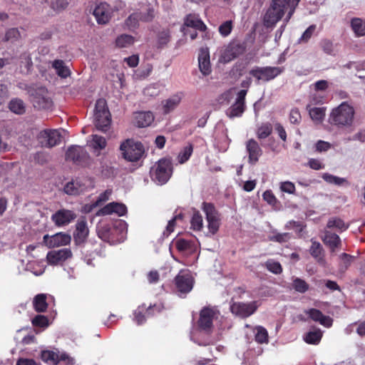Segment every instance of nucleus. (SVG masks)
I'll use <instances>...</instances> for the list:
<instances>
[{
    "label": "nucleus",
    "mask_w": 365,
    "mask_h": 365,
    "mask_svg": "<svg viewBox=\"0 0 365 365\" xmlns=\"http://www.w3.org/2000/svg\"><path fill=\"white\" fill-rule=\"evenodd\" d=\"M10 110L16 114L21 115L26 111V106L24 101L20 98H13L9 103Z\"/></svg>",
    "instance_id": "nucleus-38"
},
{
    "label": "nucleus",
    "mask_w": 365,
    "mask_h": 365,
    "mask_svg": "<svg viewBox=\"0 0 365 365\" xmlns=\"http://www.w3.org/2000/svg\"><path fill=\"white\" fill-rule=\"evenodd\" d=\"M233 98V93L232 90H228L222 93L217 98V101L221 105H227Z\"/></svg>",
    "instance_id": "nucleus-59"
},
{
    "label": "nucleus",
    "mask_w": 365,
    "mask_h": 365,
    "mask_svg": "<svg viewBox=\"0 0 365 365\" xmlns=\"http://www.w3.org/2000/svg\"><path fill=\"white\" fill-rule=\"evenodd\" d=\"M322 179L329 184L335 185L338 186L349 185V182L344 178L335 176L328 173H323L322 175Z\"/></svg>",
    "instance_id": "nucleus-34"
},
{
    "label": "nucleus",
    "mask_w": 365,
    "mask_h": 365,
    "mask_svg": "<svg viewBox=\"0 0 365 365\" xmlns=\"http://www.w3.org/2000/svg\"><path fill=\"white\" fill-rule=\"evenodd\" d=\"M112 191L111 190H106L105 192L100 194L96 201L94 202V206H99L102 203L106 202L109 200L110 196L111 195Z\"/></svg>",
    "instance_id": "nucleus-64"
},
{
    "label": "nucleus",
    "mask_w": 365,
    "mask_h": 365,
    "mask_svg": "<svg viewBox=\"0 0 365 365\" xmlns=\"http://www.w3.org/2000/svg\"><path fill=\"white\" fill-rule=\"evenodd\" d=\"M300 0H272V4L281 9L284 12L287 11L284 21L287 23L292 16Z\"/></svg>",
    "instance_id": "nucleus-20"
},
{
    "label": "nucleus",
    "mask_w": 365,
    "mask_h": 365,
    "mask_svg": "<svg viewBox=\"0 0 365 365\" xmlns=\"http://www.w3.org/2000/svg\"><path fill=\"white\" fill-rule=\"evenodd\" d=\"M246 150L248 153V162L255 165L262 155V150L258 143L254 139H250L246 142Z\"/></svg>",
    "instance_id": "nucleus-21"
},
{
    "label": "nucleus",
    "mask_w": 365,
    "mask_h": 365,
    "mask_svg": "<svg viewBox=\"0 0 365 365\" xmlns=\"http://www.w3.org/2000/svg\"><path fill=\"white\" fill-rule=\"evenodd\" d=\"M31 97L34 106L38 109H49L52 106V101L45 88L41 87L36 89Z\"/></svg>",
    "instance_id": "nucleus-8"
},
{
    "label": "nucleus",
    "mask_w": 365,
    "mask_h": 365,
    "mask_svg": "<svg viewBox=\"0 0 365 365\" xmlns=\"http://www.w3.org/2000/svg\"><path fill=\"white\" fill-rule=\"evenodd\" d=\"M68 5V0H52L51 8L56 12L65 9Z\"/></svg>",
    "instance_id": "nucleus-57"
},
{
    "label": "nucleus",
    "mask_w": 365,
    "mask_h": 365,
    "mask_svg": "<svg viewBox=\"0 0 365 365\" xmlns=\"http://www.w3.org/2000/svg\"><path fill=\"white\" fill-rule=\"evenodd\" d=\"M52 67L55 69L57 75L61 78H66L71 75L70 69L62 60H54L52 62Z\"/></svg>",
    "instance_id": "nucleus-32"
},
{
    "label": "nucleus",
    "mask_w": 365,
    "mask_h": 365,
    "mask_svg": "<svg viewBox=\"0 0 365 365\" xmlns=\"http://www.w3.org/2000/svg\"><path fill=\"white\" fill-rule=\"evenodd\" d=\"M72 252L70 249L63 248L58 250H52L48 252L46 259L50 264L56 265L62 263L71 257Z\"/></svg>",
    "instance_id": "nucleus-19"
},
{
    "label": "nucleus",
    "mask_w": 365,
    "mask_h": 365,
    "mask_svg": "<svg viewBox=\"0 0 365 365\" xmlns=\"http://www.w3.org/2000/svg\"><path fill=\"white\" fill-rule=\"evenodd\" d=\"M26 270L31 272L36 276H40L44 272L45 268L40 262L32 261L27 263Z\"/></svg>",
    "instance_id": "nucleus-44"
},
{
    "label": "nucleus",
    "mask_w": 365,
    "mask_h": 365,
    "mask_svg": "<svg viewBox=\"0 0 365 365\" xmlns=\"http://www.w3.org/2000/svg\"><path fill=\"white\" fill-rule=\"evenodd\" d=\"M266 268L271 272L278 274L282 272V268L279 262L273 259H269L265 263Z\"/></svg>",
    "instance_id": "nucleus-53"
},
{
    "label": "nucleus",
    "mask_w": 365,
    "mask_h": 365,
    "mask_svg": "<svg viewBox=\"0 0 365 365\" xmlns=\"http://www.w3.org/2000/svg\"><path fill=\"white\" fill-rule=\"evenodd\" d=\"M41 357L43 361L50 364H58L63 363L66 365L74 364L73 359L66 354L59 355L57 352L53 351H41Z\"/></svg>",
    "instance_id": "nucleus-12"
},
{
    "label": "nucleus",
    "mask_w": 365,
    "mask_h": 365,
    "mask_svg": "<svg viewBox=\"0 0 365 365\" xmlns=\"http://www.w3.org/2000/svg\"><path fill=\"white\" fill-rule=\"evenodd\" d=\"M284 71V68L277 66H255L249 73L253 76L258 83L267 82L273 80Z\"/></svg>",
    "instance_id": "nucleus-4"
},
{
    "label": "nucleus",
    "mask_w": 365,
    "mask_h": 365,
    "mask_svg": "<svg viewBox=\"0 0 365 365\" xmlns=\"http://www.w3.org/2000/svg\"><path fill=\"white\" fill-rule=\"evenodd\" d=\"M279 188L282 192L288 194H294L296 190L294 184L290 181L282 182Z\"/></svg>",
    "instance_id": "nucleus-60"
},
{
    "label": "nucleus",
    "mask_w": 365,
    "mask_h": 365,
    "mask_svg": "<svg viewBox=\"0 0 365 365\" xmlns=\"http://www.w3.org/2000/svg\"><path fill=\"white\" fill-rule=\"evenodd\" d=\"M245 51V47L240 43L233 41L227 45L222 51L220 61L225 63H229Z\"/></svg>",
    "instance_id": "nucleus-10"
},
{
    "label": "nucleus",
    "mask_w": 365,
    "mask_h": 365,
    "mask_svg": "<svg viewBox=\"0 0 365 365\" xmlns=\"http://www.w3.org/2000/svg\"><path fill=\"white\" fill-rule=\"evenodd\" d=\"M34 309L38 312H43L47 309L46 294H38L33 301Z\"/></svg>",
    "instance_id": "nucleus-37"
},
{
    "label": "nucleus",
    "mask_w": 365,
    "mask_h": 365,
    "mask_svg": "<svg viewBox=\"0 0 365 365\" xmlns=\"http://www.w3.org/2000/svg\"><path fill=\"white\" fill-rule=\"evenodd\" d=\"M255 340L259 344L268 342V333L263 327L258 326L255 328Z\"/></svg>",
    "instance_id": "nucleus-49"
},
{
    "label": "nucleus",
    "mask_w": 365,
    "mask_h": 365,
    "mask_svg": "<svg viewBox=\"0 0 365 365\" xmlns=\"http://www.w3.org/2000/svg\"><path fill=\"white\" fill-rule=\"evenodd\" d=\"M294 289L300 293H304L309 289L308 284L303 279L296 278L293 282Z\"/></svg>",
    "instance_id": "nucleus-56"
},
{
    "label": "nucleus",
    "mask_w": 365,
    "mask_h": 365,
    "mask_svg": "<svg viewBox=\"0 0 365 365\" xmlns=\"http://www.w3.org/2000/svg\"><path fill=\"white\" fill-rule=\"evenodd\" d=\"M37 138L41 147L52 148L61 143V135L58 130H43L38 133Z\"/></svg>",
    "instance_id": "nucleus-7"
},
{
    "label": "nucleus",
    "mask_w": 365,
    "mask_h": 365,
    "mask_svg": "<svg viewBox=\"0 0 365 365\" xmlns=\"http://www.w3.org/2000/svg\"><path fill=\"white\" fill-rule=\"evenodd\" d=\"M191 228L200 231L203 227V219L199 211L195 210L190 220Z\"/></svg>",
    "instance_id": "nucleus-47"
},
{
    "label": "nucleus",
    "mask_w": 365,
    "mask_h": 365,
    "mask_svg": "<svg viewBox=\"0 0 365 365\" xmlns=\"http://www.w3.org/2000/svg\"><path fill=\"white\" fill-rule=\"evenodd\" d=\"M71 237L68 234L58 232L52 236H43V243L49 248L64 246L71 242Z\"/></svg>",
    "instance_id": "nucleus-18"
},
{
    "label": "nucleus",
    "mask_w": 365,
    "mask_h": 365,
    "mask_svg": "<svg viewBox=\"0 0 365 365\" xmlns=\"http://www.w3.org/2000/svg\"><path fill=\"white\" fill-rule=\"evenodd\" d=\"M272 131V127L270 123H264L259 126L257 131V136L259 139H264L268 137Z\"/></svg>",
    "instance_id": "nucleus-51"
},
{
    "label": "nucleus",
    "mask_w": 365,
    "mask_h": 365,
    "mask_svg": "<svg viewBox=\"0 0 365 365\" xmlns=\"http://www.w3.org/2000/svg\"><path fill=\"white\" fill-rule=\"evenodd\" d=\"M312 245L309 248L310 255L320 264H324L325 259L323 255V247L322 245L313 239L311 240Z\"/></svg>",
    "instance_id": "nucleus-31"
},
{
    "label": "nucleus",
    "mask_w": 365,
    "mask_h": 365,
    "mask_svg": "<svg viewBox=\"0 0 365 365\" xmlns=\"http://www.w3.org/2000/svg\"><path fill=\"white\" fill-rule=\"evenodd\" d=\"M354 259V256L348 255L346 253H342L339 255V270L340 272L344 273L351 265L353 259Z\"/></svg>",
    "instance_id": "nucleus-42"
},
{
    "label": "nucleus",
    "mask_w": 365,
    "mask_h": 365,
    "mask_svg": "<svg viewBox=\"0 0 365 365\" xmlns=\"http://www.w3.org/2000/svg\"><path fill=\"white\" fill-rule=\"evenodd\" d=\"M232 30V21H226L219 26V32L221 36H227Z\"/></svg>",
    "instance_id": "nucleus-58"
},
{
    "label": "nucleus",
    "mask_w": 365,
    "mask_h": 365,
    "mask_svg": "<svg viewBox=\"0 0 365 365\" xmlns=\"http://www.w3.org/2000/svg\"><path fill=\"white\" fill-rule=\"evenodd\" d=\"M351 26L357 36L365 35V21L359 18H354L351 19Z\"/></svg>",
    "instance_id": "nucleus-39"
},
{
    "label": "nucleus",
    "mask_w": 365,
    "mask_h": 365,
    "mask_svg": "<svg viewBox=\"0 0 365 365\" xmlns=\"http://www.w3.org/2000/svg\"><path fill=\"white\" fill-rule=\"evenodd\" d=\"M317 29L316 25L312 24L309 26L302 34V36L299 39V43H307L313 36Z\"/></svg>",
    "instance_id": "nucleus-55"
},
{
    "label": "nucleus",
    "mask_w": 365,
    "mask_h": 365,
    "mask_svg": "<svg viewBox=\"0 0 365 365\" xmlns=\"http://www.w3.org/2000/svg\"><path fill=\"white\" fill-rule=\"evenodd\" d=\"M322 48L324 53L329 55H335V49L333 43L327 39L322 41Z\"/></svg>",
    "instance_id": "nucleus-61"
},
{
    "label": "nucleus",
    "mask_w": 365,
    "mask_h": 365,
    "mask_svg": "<svg viewBox=\"0 0 365 365\" xmlns=\"http://www.w3.org/2000/svg\"><path fill=\"white\" fill-rule=\"evenodd\" d=\"M20 36V33L17 29L13 28L9 29L4 37V41H14L19 38Z\"/></svg>",
    "instance_id": "nucleus-63"
},
{
    "label": "nucleus",
    "mask_w": 365,
    "mask_h": 365,
    "mask_svg": "<svg viewBox=\"0 0 365 365\" xmlns=\"http://www.w3.org/2000/svg\"><path fill=\"white\" fill-rule=\"evenodd\" d=\"M113 9L109 4L106 2L97 4L93 11L97 23L98 24H106L111 18Z\"/></svg>",
    "instance_id": "nucleus-14"
},
{
    "label": "nucleus",
    "mask_w": 365,
    "mask_h": 365,
    "mask_svg": "<svg viewBox=\"0 0 365 365\" xmlns=\"http://www.w3.org/2000/svg\"><path fill=\"white\" fill-rule=\"evenodd\" d=\"M272 233V235L269 236V239L273 242L282 243L288 242L291 239V234L288 232L279 233L273 231Z\"/></svg>",
    "instance_id": "nucleus-50"
},
{
    "label": "nucleus",
    "mask_w": 365,
    "mask_h": 365,
    "mask_svg": "<svg viewBox=\"0 0 365 365\" xmlns=\"http://www.w3.org/2000/svg\"><path fill=\"white\" fill-rule=\"evenodd\" d=\"M322 179L329 184L335 185L338 186L349 185V182L344 178L335 176L328 173H323L322 175Z\"/></svg>",
    "instance_id": "nucleus-35"
},
{
    "label": "nucleus",
    "mask_w": 365,
    "mask_h": 365,
    "mask_svg": "<svg viewBox=\"0 0 365 365\" xmlns=\"http://www.w3.org/2000/svg\"><path fill=\"white\" fill-rule=\"evenodd\" d=\"M66 160H71L73 163L85 165L89 162V155L84 148L78 145L70 147L66 154Z\"/></svg>",
    "instance_id": "nucleus-9"
},
{
    "label": "nucleus",
    "mask_w": 365,
    "mask_h": 365,
    "mask_svg": "<svg viewBox=\"0 0 365 365\" xmlns=\"http://www.w3.org/2000/svg\"><path fill=\"white\" fill-rule=\"evenodd\" d=\"M322 337V331L319 329H314L307 332L304 336V340L310 344H318Z\"/></svg>",
    "instance_id": "nucleus-36"
},
{
    "label": "nucleus",
    "mask_w": 365,
    "mask_h": 365,
    "mask_svg": "<svg viewBox=\"0 0 365 365\" xmlns=\"http://www.w3.org/2000/svg\"><path fill=\"white\" fill-rule=\"evenodd\" d=\"M193 152V146L192 144H187L185 146L179 153L178 156V160L180 164H183L187 162Z\"/></svg>",
    "instance_id": "nucleus-46"
},
{
    "label": "nucleus",
    "mask_w": 365,
    "mask_h": 365,
    "mask_svg": "<svg viewBox=\"0 0 365 365\" xmlns=\"http://www.w3.org/2000/svg\"><path fill=\"white\" fill-rule=\"evenodd\" d=\"M217 312L212 308H204L201 310L199 319V326L205 331H209L212 325L213 318L215 317Z\"/></svg>",
    "instance_id": "nucleus-22"
},
{
    "label": "nucleus",
    "mask_w": 365,
    "mask_h": 365,
    "mask_svg": "<svg viewBox=\"0 0 365 365\" xmlns=\"http://www.w3.org/2000/svg\"><path fill=\"white\" fill-rule=\"evenodd\" d=\"M135 42V38L131 35L122 34L115 39V45L118 48H128Z\"/></svg>",
    "instance_id": "nucleus-41"
},
{
    "label": "nucleus",
    "mask_w": 365,
    "mask_h": 365,
    "mask_svg": "<svg viewBox=\"0 0 365 365\" xmlns=\"http://www.w3.org/2000/svg\"><path fill=\"white\" fill-rule=\"evenodd\" d=\"M258 306L256 301L248 303L235 302L230 306V310L232 314L241 318H246L254 314Z\"/></svg>",
    "instance_id": "nucleus-11"
},
{
    "label": "nucleus",
    "mask_w": 365,
    "mask_h": 365,
    "mask_svg": "<svg viewBox=\"0 0 365 365\" xmlns=\"http://www.w3.org/2000/svg\"><path fill=\"white\" fill-rule=\"evenodd\" d=\"M94 187L91 178H76L68 182L64 186V192L70 195H77L83 193Z\"/></svg>",
    "instance_id": "nucleus-6"
},
{
    "label": "nucleus",
    "mask_w": 365,
    "mask_h": 365,
    "mask_svg": "<svg viewBox=\"0 0 365 365\" xmlns=\"http://www.w3.org/2000/svg\"><path fill=\"white\" fill-rule=\"evenodd\" d=\"M246 95V90H241L238 92L235 103L226 110V115L229 118H233L242 115L245 111Z\"/></svg>",
    "instance_id": "nucleus-13"
},
{
    "label": "nucleus",
    "mask_w": 365,
    "mask_h": 365,
    "mask_svg": "<svg viewBox=\"0 0 365 365\" xmlns=\"http://www.w3.org/2000/svg\"><path fill=\"white\" fill-rule=\"evenodd\" d=\"M122 156L129 162H137L144 155L145 149L143 144L132 139H127L120 144Z\"/></svg>",
    "instance_id": "nucleus-3"
},
{
    "label": "nucleus",
    "mask_w": 365,
    "mask_h": 365,
    "mask_svg": "<svg viewBox=\"0 0 365 365\" xmlns=\"http://www.w3.org/2000/svg\"><path fill=\"white\" fill-rule=\"evenodd\" d=\"M76 217L73 210L60 209L52 215L51 220L56 226L63 227L70 224Z\"/></svg>",
    "instance_id": "nucleus-15"
},
{
    "label": "nucleus",
    "mask_w": 365,
    "mask_h": 365,
    "mask_svg": "<svg viewBox=\"0 0 365 365\" xmlns=\"http://www.w3.org/2000/svg\"><path fill=\"white\" fill-rule=\"evenodd\" d=\"M127 212V207L124 204L119 202H110L100 210L99 213L102 215L117 214L118 216H123Z\"/></svg>",
    "instance_id": "nucleus-24"
},
{
    "label": "nucleus",
    "mask_w": 365,
    "mask_h": 365,
    "mask_svg": "<svg viewBox=\"0 0 365 365\" xmlns=\"http://www.w3.org/2000/svg\"><path fill=\"white\" fill-rule=\"evenodd\" d=\"M199 68L204 76L210 74L211 72L210 53L207 48H202L200 51L198 56Z\"/></svg>",
    "instance_id": "nucleus-25"
},
{
    "label": "nucleus",
    "mask_w": 365,
    "mask_h": 365,
    "mask_svg": "<svg viewBox=\"0 0 365 365\" xmlns=\"http://www.w3.org/2000/svg\"><path fill=\"white\" fill-rule=\"evenodd\" d=\"M354 110L346 102L334 108L330 114V123L339 126L350 125L354 119Z\"/></svg>",
    "instance_id": "nucleus-1"
},
{
    "label": "nucleus",
    "mask_w": 365,
    "mask_h": 365,
    "mask_svg": "<svg viewBox=\"0 0 365 365\" xmlns=\"http://www.w3.org/2000/svg\"><path fill=\"white\" fill-rule=\"evenodd\" d=\"M76 232L74 234V240L77 244L84 242L88 235V228L87 226L86 220L84 217H81L76 223Z\"/></svg>",
    "instance_id": "nucleus-23"
},
{
    "label": "nucleus",
    "mask_w": 365,
    "mask_h": 365,
    "mask_svg": "<svg viewBox=\"0 0 365 365\" xmlns=\"http://www.w3.org/2000/svg\"><path fill=\"white\" fill-rule=\"evenodd\" d=\"M182 98V93H176L172 96H170L169 98L165 100L163 102V112L165 113H169L170 112L173 111L174 109L177 108V106L180 104L181 100Z\"/></svg>",
    "instance_id": "nucleus-30"
},
{
    "label": "nucleus",
    "mask_w": 365,
    "mask_h": 365,
    "mask_svg": "<svg viewBox=\"0 0 365 365\" xmlns=\"http://www.w3.org/2000/svg\"><path fill=\"white\" fill-rule=\"evenodd\" d=\"M201 209L206 216L209 232L212 235L215 234L218 231L220 225L219 212L214 205L210 202H202Z\"/></svg>",
    "instance_id": "nucleus-5"
},
{
    "label": "nucleus",
    "mask_w": 365,
    "mask_h": 365,
    "mask_svg": "<svg viewBox=\"0 0 365 365\" xmlns=\"http://www.w3.org/2000/svg\"><path fill=\"white\" fill-rule=\"evenodd\" d=\"M322 241L330 248L331 252H334L335 250L339 247L341 243V239L338 235L328 230L324 231Z\"/></svg>",
    "instance_id": "nucleus-29"
},
{
    "label": "nucleus",
    "mask_w": 365,
    "mask_h": 365,
    "mask_svg": "<svg viewBox=\"0 0 365 365\" xmlns=\"http://www.w3.org/2000/svg\"><path fill=\"white\" fill-rule=\"evenodd\" d=\"M311 118L316 123H321L325 116V110L324 108H309L307 107Z\"/></svg>",
    "instance_id": "nucleus-43"
},
{
    "label": "nucleus",
    "mask_w": 365,
    "mask_h": 365,
    "mask_svg": "<svg viewBox=\"0 0 365 365\" xmlns=\"http://www.w3.org/2000/svg\"><path fill=\"white\" fill-rule=\"evenodd\" d=\"M175 281L177 290L180 295L190 292L192 289L193 279L189 273L180 272Z\"/></svg>",
    "instance_id": "nucleus-16"
},
{
    "label": "nucleus",
    "mask_w": 365,
    "mask_h": 365,
    "mask_svg": "<svg viewBox=\"0 0 365 365\" xmlns=\"http://www.w3.org/2000/svg\"><path fill=\"white\" fill-rule=\"evenodd\" d=\"M306 314L314 322H319L320 324L330 327L332 325V319L329 316H325L321 311L317 309H309L306 311Z\"/></svg>",
    "instance_id": "nucleus-26"
},
{
    "label": "nucleus",
    "mask_w": 365,
    "mask_h": 365,
    "mask_svg": "<svg viewBox=\"0 0 365 365\" xmlns=\"http://www.w3.org/2000/svg\"><path fill=\"white\" fill-rule=\"evenodd\" d=\"M141 21L140 14L135 12L130 14L125 20V25L129 30L133 31L138 28V22Z\"/></svg>",
    "instance_id": "nucleus-48"
},
{
    "label": "nucleus",
    "mask_w": 365,
    "mask_h": 365,
    "mask_svg": "<svg viewBox=\"0 0 365 365\" xmlns=\"http://www.w3.org/2000/svg\"><path fill=\"white\" fill-rule=\"evenodd\" d=\"M154 120L153 113L150 111L135 113L134 123L139 128L149 126Z\"/></svg>",
    "instance_id": "nucleus-28"
},
{
    "label": "nucleus",
    "mask_w": 365,
    "mask_h": 365,
    "mask_svg": "<svg viewBox=\"0 0 365 365\" xmlns=\"http://www.w3.org/2000/svg\"><path fill=\"white\" fill-rule=\"evenodd\" d=\"M142 21L149 22L151 21L155 17V10L153 7L149 6L146 12H139Z\"/></svg>",
    "instance_id": "nucleus-62"
},
{
    "label": "nucleus",
    "mask_w": 365,
    "mask_h": 365,
    "mask_svg": "<svg viewBox=\"0 0 365 365\" xmlns=\"http://www.w3.org/2000/svg\"><path fill=\"white\" fill-rule=\"evenodd\" d=\"M32 324L36 327L46 328L48 326V319L43 315H36L33 318Z\"/></svg>",
    "instance_id": "nucleus-54"
},
{
    "label": "nucleus",
    "mask_w": 365,
    "mask_h": 365,
    "mask_svg": "<svg viewBox=\"0 0 365 365\" xmlns=\"http://www.w3.org/2000/svg\"><path fill=\"white\" fill-rule=\"evenodd\" d=\"M151 179L158 185L165 184L172 175V163L170 160H159L150 169Z\"/></svg>",
    "instance_id": "nucleus-2"
},
{
    "label": "nucleus",
    "mask_w": 365,
    "mask_h": 365,
    "mask_svg": "<svg viewBox=\"0 0 365 365\" xmlns=\"http://www.w3.org/2000/svg\"><path fill=\"white\" fill-rule=\"evenodd\" d=\"M284 14L283 10L271 4L263 17L264 26L267 28L274 26L282 19Z\"/></svg>",
    "instance_id": "nucleus-17"
},
{
    "label": "nucleus",
    "mask_w": 365,
    "mask_h": 365,
    "mask_svg": "<svg viewBox=\"0 0 365 365\" xmlns=\"http://www.w3.org/2000/svg\"><path fill=\"white\" fill-rule=\"evenodd\" d=\"M94 118L96 128L103 132L107 131L111 122L110 113L107 115L105 114L103 115H96Z\"/></svg>",
    "instance_id": "nucleus-33"
},
{
    "label": "nucleus",
    "mask_w": 365,
    "mask_h": 365,
    "mask_svg": "<svg viewBox=\"0 0 365 365\" xmlns=\"http://www.w3.org/2000/svg\"><path fill=\"white\" fill-rule=\"evenodd\" d=\"M182 26L185 28H193L201 31L207 29L206 25L200 19L199 15L195 14H187L184 19V24Z\"/></svg>",
    "instance_id": "nucleus-27"
},
{
    "label": "nucleus",
    "mask_w": 365,
    "mask_h": 365,
    "mask_svg": "<svg viewBox=\"0 0 365 365\" xmlns=\"http://www.w3.org/2000/svg\"><path fill=\"white\" fill-rule=\"evenodd\" d=\"M327 227L328 228H335L337 230L342 232L348 229L349 225L340 218L332 217L329 220Z\"/></svg>",
    "instance_id": "nucleus-45"
},
{
    "label": "nucleus",
    "mask_w": 365,
    "mask_h": 365,
    "mask_svg": "<svg viewBox=\"0 0 365 365\" xmlns=\"http://www.w3.org/2000/svg\"><path fill=\"white\" fill-rule=\"evenodd\" d=\"M91 137L92 140L90 142V145L95 152H99L106 148L107 143L104 137L96 134L92 135Z\"/></svg>",
    "instance_id": "nucleus-40"
},
{
    "label": "nucleus",
    "mask_w": 365,
    "mask_h": 365,
    "mask_svg": "<svg viewBox=\"0 0 365 365\" xmlns=\"http://www.w3.org/2000/svg\"><path fill=\"white\" fill-rule=\"evenodd\" d=\"M109 110L106 108V101L103 99H98L96 103L94 116L100 115L109 114Z\"/></svg>",
    "instance_id": "nucleus-52"
}]
</instances>
